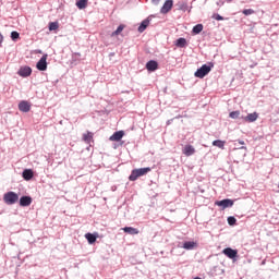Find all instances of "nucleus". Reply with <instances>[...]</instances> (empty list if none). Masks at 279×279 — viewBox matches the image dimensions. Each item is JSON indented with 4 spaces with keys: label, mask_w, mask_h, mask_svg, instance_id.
<instances>
[{
    "label": "nucleus",
    "mask_w": 279,
    "mask_h": 279,
    "mask_svg": "<svg viewBox=\"0 0 279 279\" xmlns=\"http://www.w3.org/2000/svg\"><path fill=\"white\" fill-rule=\"evenodd\" d=\"M213 66H215L213 62H209L208 64H203L194 73L195 77H199V80H203V77H206L210 73V71H213Z\"/></svg>",
    "instance_id": "1"
},
{
    "label": "nucleus",
    "mask_w": 279,
    "mask_h": 279,
    "mask_svg": "<svg viewBox=\"0 0 279 279\" xmlns=\"http://www.w3.org/2000/svg\"><path fill=\"white\" fill-rule=\"evenodd\" d=\"M149 171H151V168H149V167L134 169V170H132V172L129 177V180H130V182H136V180H138V178H141L143 175H147V173H149Z\"/></svg>",
    "instance_id": "2"
},
{
    "label": "nucleus",
    "mask_w": 279,
    "mask_h": 279,
    "mask_svg": "<svg viewBox=\"0 0 279 279\" xmlns=\"http://www.w3.org/2000/svg\"><path fill=\"white\" fill-rule=\"evenodd\" d=\"M3 202L7 206H14L19 202V194L16 192H7L3 195Z\"/></svg>",
    "instance_id": "3"
},
{
    "label": "nucleus",
    "mask_w": 279,
    "mask_h": 279,
    "mask_svg": "<svg viewBox=\"0 0 279 279\" xmlns=\"http://www.w3.org/2000/svg\"><path fill=\"white\" fill-rule=\"evenodd\" d=\"M215 204L216 206H220L222 210H226V208H232L234 206V201L230 198H225L222 201H217Z\"/></svg>",
    "instance_id": "4"
},
{
    "label": "nucleus",
    "mask_w": 279,
    "mask_h": 279,
    "mask_svg": "<svg viewBox=\"0 0 279 279\" xmlns=\"http://www.w3.org/2000/svg\"><path fill=\"white\" fill-rule=\"evenodd\" d=\"M173 8V0H166L160 9V14H169Z\"/></svg>",
    "instance_id": "5"
},
{
    "label": "nucleus",
    "mask_w": 279,
    "mask_h": 279,
    "mask_svg": "<svg viewBox=\"0 0 279 279\" xmlns=\"http://www.w3.org/2000/svg\"><path fill=\"white\" fill-rule=\"evenodd\" d=\"M47 58L48 54H44L40 60L36 64V69L38 71H47Z\"/></svg>",
    "instance_id": "6"
},
{
    "label": "nucleus",
    "mask_w": 279,
    "mask_h": 279,
    "mask_svg": "<svg viewBox=\"0 0 279 279\" xmlns=\"http://www.w3.org/2000/svg\"><path fill=\"white\" fill-rule=\"evenodd\" d=\"M17 75H20V77H29V75H32V68L29 66L20 68Z\"/></svg>",
    "instance_id": "7"
},
{
    "label": "nucleus",
    "mask_w": 279,
    "mask_h": 279,
    "mask_svg": "<svg viewBox=\"0 0 279 279\" xmlns=\"http://www.w3.org/2000/svg\"><path fill=\"white\" fill-rule=\"evenodd\" d=\"M223 254L228 256V258L234 259L236 256H239V251L234 248L227 247L223 250Z\"/></svg>",
    "instance_id": "8"
},
{
    "label": "nucleus",
    "mask_w": 279,
    "mask_h": 279,
    "mask_svg": "<svg viewBox=\"0 0 279 279\" xmlns=\"http://www.w3.org/2000/svg\"><path fill=\"white\" fill-rule=\"evenodd\" d=\"M19 110L21 112H29V110H32V105H29L27 102V100H22L20 104H19Z\"/></svg>",
    "instance_id": "9"
},
{
    "label": "nucleus",
    "mask_w": 279,
    "mask_h": 279,
    "mask_svg": "<svg viewBox=\"0 0 279 279\" xmlns=\"http://www.w3.org/2000/svg\"><path fill=\"white\" fill-rule=\"evenodd\" d=\"M241 119L243 121H246L247 123H254L258 119V114L256 112L248 113L246 117L241 116Z\"/></svg>",
    "instance_id": "10"
},
{
    "label": "nucleus",
    "mask_w": 279,
    "mask_h": 279,
    "mask_svg": "<svg viewBox=\"0 0 279 279\" xmlns=\"http://www.w3.org/2000/svg\"><path fill=\"white\" fill-rule=\"evenodd\" d=\"M146 69L149 72L158 71V62L156 60H150L146 63Z\"/></svg>",
    "instance_id": "11"
},
{
    "label": "nucleus",
    "mask_w": 279,
    "mask_h": 279,
    "mask_svg": "<svg viewBox=\"0 0 279 279\" xmlns=\"http://www.w3.org/2000/svg\"><path fill=\"white\" fill-rule=\"evenodd\" d=\"M20 206L22 207L32 206V196H22L20 198Z\"/></svg>",
    "instance_id": "12"
},
{
    "label": "nucleus",
    "mask_w": 279,
    "mask_h": 279,
    "mask_svg": "<svg viewBox=\"0 0 279 279\" xmlns=\"http://www.w3.org/2000/svg\"><path fill=\"white\" fill-rule=\"evenodd\" d=\"M123 136H125V132H123V131H118V132H114V133L110 136L109 141H121V138H123Z\"/></svg>",
    "instance_id": "13"
},
{
    "label": "nucleus",
    "mask_w": 279,
    "mask_h": 279,
    "mask_svg": "<svg viewBox=\"0 0 279 279\" xmlns=\"http://www.w3.org/2000/svg\"><path fill=\"white\" fill-rule=\"evenodd\" d=\"M147 27H149V19H146L141 23V25L137 28V32H140V34H143V32H145Z\"/></svg>",
    "instance_id": "14"
},
{
    "label": "nucleus",
    "mask_w": 279,
    "mask_h": 279,
    "mask_svg": "<svg viewBox=\"0 0 279 279\" xmlns=\"http://www.w3.org/2000/svg\"><path fill=\"white\" fill-rule=\"evenodd\" d=\"M22 178H24L26 181L32 180V178H34V171L32 169H25L22 173Z\"/></svg>",
    "instance_id": "15"
},
{
    "label": "nucleus",
    "mask_w": 279,
    "mask_h": 279,
    "mask_svg": "<svg viewBox=\"0 0 279 279\" xmlns=\"http://www.w3.org/2000/svg\"><path fill=\"white\" fill-rule=\"evenodd\" d=\"M186 45H189V43L186 41V38H184V37H180L175 41V47H179L180 49H184V47H186Z\"/></svg>",
    "instance_id": "16"
},
{
    "label": "nucleus",
    "mask_w": 279,
    "mask_h": 279,
    "mask_svg": "<svg viewBox=\"0 0 279 279\" xmlns=\"http://www.w3.org/2000/svg\"><path fill=\"white\" fill-rule=\"evenodd\" d=\"M184 156H193L195 154V147L193 145H186L183 149Z\"/></svg>",
    "instance_id": "17"
},
{
    "label": "nucleus",
    "mask_w": 279,
    "mask_h": 279,
    "mask_svg": "<svg viewBox=\"0 0 279 279\" xmlns=\"http://www.w3.org/2000/svg\"><path fill=\"white\" fill-rule=\"evenodd\" d=\"M214 147H218L219 149H225L226 147V141H221V140H215L213 142Z\"/></svg>",
    "instance_id": "18"
},
{
    "label": "nucleus",
    "mask_w": 279,
    "mask_h": 279,
    "mask_svg": "<svg viewBox=\"0 0 279 279\" xmlns=\"http://www.w3.org/2000/svg\"><path fill=\"white\" fill-rule=\"evenodd\" d=\"M123 232H125L126 234H138V229L134 227H124Z\"/></svg>",
    "instance_id": "19"
},
{
    "label": "nucleus",
    "mask_w": 279,
    "mask_h": 279,
    "mask_svg": "<svg viewBox=\"0 0 279 279\" xmlns=\"http://www.w3.org/2000/svg\"><path fill=\"white\" fill-rule=\"evenodd\" d=\"M197 243L193 241H186L183 243V250H194Z\"/></svg>",
    "instance_id": "20"
},
{
    "label": "nucleus",
    "mask_w": 279,
    "mask_h": 279,
    "mask_svg": "<svg viewBox=\"0 0 279 279\" xmlns=\"http://www.w3.org/2000/svg\"><path fill=\"white\" fill-rule=\"evenodd\" d=\"M85 238L87 239L89 245H93L97 241V235L93 233H86Z\"/></svg>",
    "instance_id": "21"
},
{
    "label": "nucleus",
    "mask_w": 279,
    "mask_h": 279,
    "mask_svg": "<svg viewBox=\"0 0 279 279\" xmlns=\"http://www.w3.org/2000/svg\"><path fill=\"white\" fill-rule=\"evenodd\" d=\"M202 32H204V25L203 24H196L193 29H192V34H202Z\"/></svg>",
    "instance_id": "22"
},
{
    "label": "nucleus",
    "mask_w": 279,
    "mask_h": 279,
    "mask_svg": "<svg viewBox=\"0 0 279 279\" xmlns=\"http://www.w3.org/2000/svg\"><path fill=\"white\" fill-rule=\"evenodd\" d=\"M123 29H125V25L120 24L118 26V28L111 33V38H114V36H119V34H121V32H123Z\"/></svg>",
    "instance_id": "23"
},
{
    "label": "nucleus",
    "mask_w": 279,
    "mask_h": 279,
    "mask_svg": "<svg viewBox=\"0 0 279 279\" xmlns=\"http://www.w3.org/2000/svg\"><path fill=\"white\" fill-rule=\"evenodd\" d=\"M87 4H88V0L76 1V8H78V10H85Z\"/></svg>",
    "instance_id": "24"
},
{
    "label": "nucleus",
    "mask_w": 279,
    "mask_h": 279,
    "mask_svg": "<svg viewBox=\"0 0 279 279\" xmlns=\"http://www.w3.org/2000/svg\"><path fill=\"white\" fill-rule=\"evenodd\" d=\"M48 27L49 32H56L60 27V24L58 22H50Z\"/></svg>",
    "instance_id": "25"
},
{
    "label": "nucleus",
    "mask_w": 279,
    "mask_h": 279,
    "mask_svg": "<svg viewBox=\"0 0 279 279\" xmlns=\"http://www.w3.org/2000/svg\"><path fill=\"white\" fill-rule=\"evenodd\" d=\"M230 119H241V111H232L229 113Z\"/></svg>",
    "instance_id": "26"
},
{
    "label": "nucleus",
    "mask_w": 279,
    "mask_h": 279,
    "mask_svg": "<svg viewBox=\"0 0 279 279\" xmlns=\"http://www.w3.org/2000/svg\"><path fill=\"white\" fill-rule=\"evenodd\" d=\"M83 141H85V143H90V141H93V133L83 134Z\"/></svg>",
    "instance_id": "27"
},
{
    "label": "nucleus",
    "mask_w": 279,
    "mask_h": 279,
    "mask_svg": "<svg viewBox=\"0 0 279 279\" xmlns=\"http://www.w3.org/2000/svg\"><path fill=\"white\" fill-rule=\"evenodd\" d=\"M229 226H235L236 225V218H234V216H230L227 219Z\"/></svg>",
    "instance_id": "28"
},
{
    "label": "nucleus",
    "mask_w": 279,
    "mask_h": 279,
    "mask_svg": "<svg viewBox=\"0 0 279 279\" xmlns=\"http://www.w3.org/2000/svg\"><path fill=\"white\" fill-rule=\"evenodd\" d=\"M20 37H21V35L19 34V32L13 31V32L11 33V39H12V40H19Z\"/></svg>",
    "instance_id": "29"
},
{
    "label": "nucleus",
    "mask_w": 279,
    "mask_h": 279,
    "mask_svg": "<svg viewBox=\"0 0 279 279\" xmlns=\"http://www.w3.org/2000/svg\"><path fill=\"white\" fill-rule=\"evenodd\" d=\"M242 14H244L245 16H250L251 14H254V10L253 9H245L242 11Z\"/></svg>",
    "instance_id": "30"
},
{
    "label": "nucleus",
    "mask_w": 279,
    "mask_h": 279,
    "mask_svg": "<svg viewBox=\"0 0 279 279\" xmlns=\"http://www.w3.org/2000/svg\"><path fill=\"white\" fill-rule=\"evenodd\" d=\"M211 19H215V21H223V16H221L219 13H214Z\"/></svg>",
    "instance_id": "31"
},
{
    "label": "nucleus",
    "mask_w": 279,
    "mask_h": 279,
    "mask_svg": "<svg viewBox=\"0 0 279 279\" xmlns=\"http://www.w3.org/2000/svg\"><path fill=\"white\" fill-rule=\"evenodd\" d=\"M160 3V0H151L153 5H158Z\"/></svg>",
    "instance_id": "32"
},
{
    "label": "nucleus",
    "mask_w": 279,
    "mask_h": 279,
    "mask_svg": "<svg viewBox=\"0 0 279 279\" xmlns=\"http://www.w3.org/2000/svg\"><path fill=\"white\" fill-rule=\"evenodd\" d=\"M3 43V35L0 33V45Z\"/></svg>",
    "instance_id": "33"
},
{
    "label": "nucleus",
    "mask_w": 279,
    "mask_h": 279,
    "mask_svg": "<svg viewBox=\"0 0 279 279\" xmlns=\"http://www.w3.org/2000/svg\"><path fill=\"white\" fill-rule=\"evenodd\" d=\"M238 143H239L240 145H245V142H243V141H241V140H239Z\"/></svg>",
    "instance_id": "34"
},
{
    "label": "nucleus",
    "mask_w": 279,
    "mask_h": 279,
    "mask_svg": "<svg viewBox=\"0 0 279 279\" xmlns=\"http://www.w3.org/2000/svg\"><path fill=\"white\" fill-rule=\"evenodd\" d=\"M171 121H173V120H168L167 125H171Z\"/></svg>",
    "instance_id": "35"
},
{
    "label": "nucleus",
    "mask_w": 279,
    "mask_h": 279,
    "mask_svg": "<svg viewBox=\"0 0 279 279\" xmlns=\"http://www.w3.org/2000/svg\"><path fill=\"white\" fill-rule=\"evenodd\" d=\"M36 53H43V50H36Z\"/></svg>",
    "instance_id": "36"
},
{
    "label": "nucleus",
    "mask_w": 279,
    "mask_h": 279,
    "mask_svg": "<svg viewBox=\"0 0 279 279\" xmlns=\"http://www.w3.org/2000/svg\"><path fill=\"white\" fill-rule=\"evenodd\" d=\"M240 149H247V147H245V146H242V147H240Z\"/></svg>",
    "instance_id": "37"
},
{
    "label": "nucleus",
    "mask_w": 279,
    "mask_h": 279,
    "mask_svg": "<svg viewBox=\"0 0 279 279\" xmlns=\"http://www.w3.org/2000/svg\"><path fill=\"white\" fill-rule=\"evenodd\" d=\"M194 279H202V278H199V277H195Z\"/></svg>",
    "instance_id": "38"
},
{
    "label": "nucleus",
    "mask_w": 279,
    "mask_h": 279,
    "mask_svg": "<svg viewBox=\"0 0 279 279\" xmlns=\"http://www.w3.org/2000/svg\"><path fill=\"white\" fill-rule=\"evenodd\" d=\"M76 56H80V53H76Z\"/></svg>",
    "instance_id": "39"
}]
</instances>
